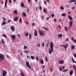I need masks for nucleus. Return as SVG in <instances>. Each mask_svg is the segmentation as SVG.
<instances>
[{"label":"nucleus","mask_w":76,"mask_h":76,"mask_svg":"<svg viewBox=\"0 0 76 76\" xmlns=\"http://www.w3.org/2000/svg\"><path fill=\"white\" fill-rule=\"evenodd\" d=\"M54 44L53 42H51L50 43V48H49V54H51L52 52L53 51V48L54 47Z\"/></svg>","instance_id":"nucleus-1"},{"label":"nucleus","mask_w":76,"mask_h":76,"mask_svg":"<svg viewBox=\"0 0 76 76\" xmlns=\"http://www.w3.org/2000/svg\"><path fill=\"white\" fill-rule=\"evenodd\" d=\"M5 57H4V55L1 53H0V59L1 60H3L4 59Z\"/></svg>","instance_id":"nucleus-2"},{"label":"nucleus","mask_w":76,"mask_h":76,"mask_svg":"<svg viewBox=\"0 0 76 76\" xmlns=\"http://www.w3.org/2000/svg\"><path fill=\"white\" fill-rule=\"evenodd\" d=\"M39 31L40 34V35H41V36H43V35H44V33L43 31Z\"/></svg>","instance_id":"nucleus-3"},{"label":"nucleus","mask_w":76,"mask_h":76,"mask_svg":"<svg viewBox=\"0 0 76 76\" xmlns=\"http://www.w3.org/2000/svg\"><path fill=\"white\" fill-rule=\"evenodd\" d=\"M72 25H73V20L72 21H69V29H70V28L72 27Z\"/></svg>","instance_id":"nucleus-4"},{"label":"nucleus","mask_w":76,"mask_h":76,"mask_svg":"<svg viewBox=\"0 0 76 76\" xmlns=\"http://www.w3.org/2000/svg\"><path fill=\"white\" fill-rule=\"evenodd\" d=\"M65 45H63V46L64 47L65 49V50H66L67 49V47H68L69 46V45L67 44L66 43V44Z\"/></svg>","instance_id":"nucleus-5"},{"label":"nucleus","mask_w":76,"mask_h":76,"mask_svg":"<svg viewBox=\"0 0 76 76\" xmlns=\"http://www.w3.org/2000/svg\"><path fill=\"white\" fill-rule=\"evenodd\" d=\"M26 65L27 66V67H28V68H31V66L29 65V63L28 61H27L26 63Z\"/></svg>","instance_id":"nucleus-6"},{"label":"nucleus","mask_w":76,"mask_h":76,"mask_svg":"<svg viewBox=\"0 0 76 76\" xmlns=\"http://www.w3.org/2000/svg\"><path fill=\"white\" fill-rule=\"evenodd\" d=\"M69 74L70 76H72L73 75V70H72L71 71L69 72Z\"/></svg>","instance_id":"nucleus-7"},{"label":"nucleus","mask_w":76,"mask_h":76,"mask_svg":"<svg viewBox=\"0 0 76 76\" xmlns=\"http://www.w3.org/2000/svg\"><path fill=\"white\" fill-rule=\"evenodd\" d=\"M2 71L3 72V73L2 74L3 76H6V75L7 72L6 71H3V70Z\"/></svg>","instance_id":"nucleus-8"},{"label":"nucleus","mask_w":76,"mask_h":76,"mask_svg":"<svg viewBox=\"0 0 76 76\" xmlns=\"http://www.w3.org/2000/svg\"><path fill=\"white\" fill-rule=\"evenodd\" d=\"M34 36H37V35L38 34V33L37 32V30L35 29L34 30Z\"/></svg>","instance_id":"nucleus-9"},{"label":"nucleus","mask_w":76,"mask_h":76,"mask_svg":"<svg viewBox=\"0 0 76 76\" xmlns=\"http://www.w3.org/2000/svg\"><path fill=\"white\" fill-rule=\"evenodd\" d=\"M12 40H15V38L16 37H15V35H12Z\"/></svg>","instance_id":"nucleus-10"},{"label":"nucleus","mask_w":76,"mask_h":76,"mask_svg":"<svg viewBox=\"0 0 76 76\" xmlns=\"http://www.w3.org/2000/svg\"><path fill=\"white\" fill-rule=\"evenodd\" d=\"M59 63L61 64H63V63H64V61H63V60H62L59 61Z\"/></svg>","instance_id":"nucleus-11"},{"label":"nucleus","mask_w":76,"mask_h":76,"mask_svg":"<svg viewBox=\"0 0 76 76\" xmlns=\"http://www.w3.org/2000/svg\"><path fill=\"white\" fill-rule=\"evenodd\" d=\"M74 42H75V43H76V39H74V37H72V38L71 39Z\"/></svg>","instance_id":"nucleus-12"},{"label":"nucleus","mask_w":76,"mask_h":76,"mask_svg":"<svg viewBox=\"0 0 76 76\" xmlns=\"http://www.w3.org/2000/svg\"><path fill=\"white\" fill-rule=\"evenodd\" d=\"M14 27L15 26H12L11 27V30H12V31H14Z\"/></svg>","instance_id":"nucleus-13"},{"label":"nucleus","mask_w":76,"mask_h":76,"mask_svg":"<svg viewBox=\"0 0 76 76\" xmlns=\"http://www.w3.org/2000/svg\"><path fill=\"white\" fill-rule=\"evenodd\" d=\"M21 7H27L24 6V4L23 3V2H21Z\"/></svg>","instance_id":"nucleus-14"},{"label":"nucleus","mask_w":76,"mask_h":76,"mask_svg":"<svg viewBox=\"0 0 76 76\" xmlns=\"http://www.w3.org/2000/svg\"><path fill=\"white\" fill-rule=\"evenodd\" d=\"M7 0H6L4 5L5 8H6V6H7Z\"/></svg>","instance_id":"nucleus-15"},{"label":"nucleus","mask_w":76,"mask_h":76,"mask_svg":"<svg viewBox=\"0 0 76 76\" xmlns=\"http://www.w3.org/2000/svg\"><path fill=\"white\" fill-rule=\"evenodd\" d=\"M18 19V17H16L14 18V21H17Z\"/></svg>","instance_id":"nucleus-16"},{"label":"nucleus","mask_w":76,"mask_h":76,"mask_svg":"<svg viewBox=\"0 0 76 76\" xmlns=\"http://www.w3.org/2000/svg\"><path fill=\"white\" fill-rule=\"evenodd\" d=\"M68 18L71 21V20H72V18L69 15H68Z\"/></svg>","instance_id":"nucleus-17"},{"label":"nucleus","mask_w":76,"mask_h":76,"mask_svg":"<svg viewBox=\"0 0 76 76\" xmlns=\"http://www.w3.org/2000/svg\"><path fill=\"white\" fill-rule=\"evenodd\" d=\"M13 12L14 14H18V11H17L16 10H14V11Z\"/></svg>","instance_id":"nucleus-18"},{"label":"nucleus","mask_w":76,"mask_h":76,"mask_svg":"<svg viewBox=\"0 0 76 76\" xmlns=\"http://www.w3.org/2000/svg\"><path fill=\"white\" fill-rule=\"evenodd\" d=\"M43 12L44 13H46V12H47V10H46V9L45 8L43 9Z\"/></svg>","instance_id":"nucleus-19"},{"label":"nucleus","mask_w":76,"mask_h":76,"mask_svg":"<svg viewBox=\"0 0 76 76\" xmlns=\"http://www.w3.org/2000/svg\"><path fill=\"white\" fill-rule=\"evenodd\" d=\"M72 48L73 50H75V46L74 45H72Z\"/></svg>","instance_id":"nucleus-20"},{"label":"nucleus","mask_w":76,"mask_h":76,"mask_svg":"<svg viewBox=\"0 0 76 76\" xmlns=\"http://www.w3.org/2000/svg\"><path fill=\"white\" fill-rule=\"evenodd\" d=\"M6 23V21H4L2 23L1 25L3 26V25H5Z\"/></svg>","instance_id":"nucleus-21"},{"label":"nucleus","mask_w":76,"mask_h":76,"mask_svg":"<svg viewBox=\"0 0 76 76\" xmlns=\"http://www.w3.org/2000/svg\"><path fill=\"white\" fill-rule=\"evenodd\" d=\"M40 61L41 64H44V61H43V60H42L41 59Z\"/></svg>","instance_id":"nucleus-22"},{"label":"nucleus","mask_w":76,"mask_h":76,"mask_svg":"<svg viewBox=\"0 0 76 76\" xmlns=\"http://www.w3.org/2000/svg\"><path fill=\"white\" fill-rule=\"evenodd\" d=\"M61 16H64V17H65V16H66V14L64 13L62 14L61 15Z\"/></svg>","instance_id":"nucleus-23"},{"label":"nucleus","mask_w":76,"mask_h":76,"mask_svg":"<svg viewBox=\"0 0 76 76\" xmlns=\"http://www.w3.org/2000/svg\"><path fill=\"white\" fill-rule=\"evenodd\" d=\"M76 2V1L75 0H73L70 1H69V2L70 3H72V2Z\"/></svg>","instance_id":"nucleus-24"},{"label":"nucleus","mask_w":76,"mask_h":76,"mask_svg":"<svg viewBox=\"0 0 76 76\" xmlns=\"http://www.w3.org/2000/svg\"><path fill=\"white\" fill-rule=\"evenodd\" d=\"M72 60L73 63H76V61H74V59H73V57H72Z\"/></svg>","instance_id":"nucleus-25"},{"label":"nucleus","mask_w":76,"mask_h":76,"mask_svg":"<svg viewBox=\"0 0 76 76\" xmlns=\"http://www.w3.org/2000/svg\"><path fill=\"white\" fill-rule=\"evenodd\" d=\"M68 71V69H66L63 70V72H66L67 71Z\"/></svg>","instance_id":"nucleus-26"},{"label":"nucleus","mask_w":76,"mask_h":76,"mask_svg":"<svg viewBox=\"0 0 76 76\" xmlns=\"http://www.w3.org/2000/svg\"><path fill=\"white\" fill-rule=\"evenodd\" d=\"M29 37H30L29 39H31L32 38L31 34H29Z\"/></svg>","instance_id":"nucleus-27"},{"label":"nucleus","mask_w":76,"mask_h":76,"mask_svg":"<svg viewBox=\"0 0 76 76\" xmlns=\"http://www.w3.org/2000/svg\"><path fill=\"white\" fill-rule=\"evenodd\" d=\"M36 59L37 61H38V60H39V58H38V56L36 57Z\"/></svg>","instance_id":"nucleus-28"},{"label":"nucleus","mask_w":76,"mask_h":76,"mask_svg":"<svg viewBox=\"0 0 76 76\" xmlns=\"http://www.w3.org/2000/svg\"><path fill=\"white\" fill-rule=\"evenodd\" d=\"M29 35V33H27L25 35V37H26L27 36H28Z\"/></svg>","instance_id":"nucleus-29"},{"label":"nucleus","mask_w":76,"mask_h":76,"mask_svg":"<svg viewBox=\"0 0 76 76\" xmlns=\"http://www.w3.org/2000/svg\"><path fill=\"white\" fill-rule=\"evenodd\" d=\"M42 28H43V29H45L47 31H48V28H45L44 27H42Z\"/></svg>","instance_id":"nucleus-30"},{"label":"nucleus","mask_w":76,"mask_h":76,"mask_svg":"<svg viewBox=\"0 0 76 76\" xmlns=\"http://www.w3.org/2000/svg\"><path fill=\"white\" fill-rule=\"evenodd\" d=\"M31 59H32V60H34V57L32 56H31Z\"/></svg>","instance_id":"nucleus-31"},{"label":"nucleus","mask_w":76,"mask_h":76,"mask_svg":"<svg viewBox=\"0 0 76 76\" xmlns=\"http://www.w3.org/2000/svg\"><path fill=\"white\" fill-rule=\"evenodd\" d=\"M45 58L46 61L47 62H48V59L47 58V56H46L45 57Z\"/></svg>","instance_id":"nucleus-32"},{"label":"nucleus","mask_w":76,"mask_h":76,"mask_svg":"<svg viewBox=\"0 0 76 76\" xmlns=\"http://www.w3.org/2000/svg\"><path fill=\"white\" fill-rule=\"evenodd\" d=\"M1 42L2 43H3V44H4V43H5L4 42V39H2Z\"/></svg>","instance_id":"nucleus-33"},{"label":"nucleus","mask_w":76,"mask_h":76,"mask_svg":"<svg viewBox=\"0 0 76 76\" xmlns=\"http://www.w3.org/2000/svg\"><path fill=\"white\" fill-rule=\"evenodd\" d=\"M63 36L61 34H59L58 35L59 37H61Z\"/></svg>","instance_id":"nucleus-34"},{"label":"nucleus","mask_w":76,"mask_h":76,"mask_svg":"<svg viewBox=\"0 0 76 76\" xmlns=\"http://www.w3.org/2000/svg\"><path fill=\"white\" fill-rule=\"evenodd\" d=\"M23 15L24 16H26V14L25 12H23Z\"/></svg>","instance_id":"nucleus-35"},{"label":"nucleus","mask_w":76,"mask_h":76,"mask_svg":"<svg viewBox=\"0 0 76 76\" xmlns=\"http://www.w3.org/2000/svg\"><path fill=\"white\" fill-rule=\"evenodd\" d=\"M20 75H21V76H25V75H24V74H23V73L21 72L20 73Z\"/></svg>","instance_id":"nucleus-36"},{"label":"nucleus","mask_w":76,"mask_h":76,"mask_svg":"<svg viewBox=\"0 0 76 76\" xmlns=\"http://www.w3.org/2000/svg\"><path fill=\"white\" fill-rule=\"evenodd\" d=\"M3 37H4L5 38H7V37L6 36V35L4 34H2Z\"/></svg>","instance_id":"nucleus-37"},{"label":"nucleus","mask_w":76,"mask_h":76,"mask_svg":"<svg viewBox=\"0 0 76 76\" xmlns=\"http://www.w3.org/2000/svg\"><path fill=\"white\" fill-rule=\"evenodd\" d=\"M58 28H59V29H61V26H60V25H58Z\"/></svg>","instance_id":"nucleus-38"},{"label":"nucleus","mask_w":76,"mask_h":76,"mask_svg":"<svg viewBox=\"0 0 76 76\" xmlns=\"http://www.w3.org/2000/svg\"><path fill=\"white\" fill-rule=\"evenodd\" d=\"M29 50H28L27 51L25 50V51H24V53H29Z\"/></svg>","instance_id":"nucleus-39"},{"label":"nucleus","mask_w":76,"mask_h":76,"mask_svg":"<svg viewBox=\"0 0 76 76\" xmlns=\"http://www.w3.org/2000/svg\"><path fill=\"white\" fill-rule=\"evenodd\" d=\"M75 9V7H71V9H72V10H74Z\"/></svg>","instance_id":"nucleus-40"},{"label":"nucleus","mask_w":76,"mask_h":76,"mask_svg":"<svg viewBox=\"0 0 76 76\" xmlns=\"http://www.w3.org/2000/svg\"><path fill=\"white\" fill-rule=\"evenodd\" d=\"M65 30H66V31H68V28H67V27H65Z\"/></svg>","instance_id":"nucleus-41"},{"label":"nucleus","mask_w":76,"mask_h":76,"mask_svg":"<svg viewBox=\"0 0 76 76\" xmlns=\"http://www.w3.org/2000/svg\"><path fill=\"white\" fill-rule=\"evenodd\" d=\"M42 46L43 47H44V46H45V43L44 42H42Z\"/></svg>","instance_id":"nucleus-42"},{"label":"nucleus","mask_w":76,"mask_h":76,"mask_svg":"<svg viewBox=\"0 0 76 76\" xmlns=\"http://www.w3.org/2000/svg\"><path fill=\"white\" fill-rule=\"evenodd\" d=\"M53 70V69L52 68H51L50 69V72H52Z\"/></svg>","instance_id":"nucleus-43"},{"label":"nucleus","mask_w":76,"mask_h":76,"mask_svg":"<svg viewBox=\"0 0 76 76\" xmlns=\"http://www.w3.org/2000/svg\"><path fill=\"white\" fill-rule=\"evenodd\" d=\"M61 10H64V7H61Z\"/></svg>","instance_id":"nucleus-44"},{"label":"nucleus","mask_w":76,"mask_h":76,"mask_svg":"<svg viewBox=\"0 0 76 76\" xmlns=\"http://www.w3.org/2000/svg\"><path fill=\"white\" fill-rule=\"evenodd\" d=\"M73 67L74 69H75V70L76 71V68L75 67V65H73Z\"/></svg>","instance_id":"nucleus-45"},{"label":"nucleus","mask_w":76,"mask_h":76,"mask_svg":"<svg viewBox=\"0 0 76 76\" xmlns=\"http://www.w3.org/2000/svg\"><path fill=\"white\" fill-rule=\"evenodd\" d=\"M21 21H22V18H20L19 20V22L21 23Z\"/></svg>","instance_id":"nucleus-46"},{"label":"nucleus","mask_w":76,"mask_h":76,"mask_svg":"<svg viewBox=\"0 0 76 76\" xmlns=\"http://www.w3.org/2000/svg\"><path fill=\"white\" fill-rule=\"evenodd\" d=\"M51 16H52V18H54V14H53L52 15H51Z\"/></svg>","instance_id":"nucleus-47"},{"label":"nucleus","mask_w":76,"mask_h":76,"mask_svg":"<svg viewBox=\"0 0 76 76\" xmlns=\"http://www.w3.org/2000/svg\"><path fill=\"white\" fill-rule=\"evenodd\" d=\"M50 16H49V17H48L46 19V20H48L49 19H50Z\"/></svg>","instance_id":"nucleus-48"},{"label":"nucleus","mask_w":76,"mask_h":76,"mask_svg":"<svg viewBox=\"0 0 76 76\" xmlns=\"http://www.w3.org/2000/svg\"><path fill=\"white\" fill-rule=\"evenodd\" d=\"M25 22L26 24H28L29 23V21H26Z\"/></svg>","instance_id":"nucleus-49"},{"label":"nucleus","mask_w":76,"mask_h":76,"mask_svg":"<svg viewBox=\"0 0 76 76\" xmlns=\"http://www.w3.org/2000/svg\"><path fill=\"white\" fill-rule=\"evenodd\" d=\"M44 3L46 5H47V2H46V1H44Z\"/></svg>","instance_id":"nucleus-50"},{"label":"nucleus","mask_w":76,"mask_h":76,"mask_svg":"<svg viewBox=\"0 0 76 76\" xmlns=\"http://www.w3.org/2000/svg\"><path fill=\"white\" fill-rule=\"evenodd\" d=\"M39 8L41 10H42V7L41 6H39Z\"/></svg>","instance_id":"nucleus-51"},{"label":"nucleus","mask_w":76,"mask_h":76,"mask_svg":"<svg viewBox=\"0 0 76 76\" xmlns=\"http://www.w3.org/2000/svg\"><path fill=\"white\" fill-rule=\"evenodd\" d=\"M2 19H4V21H5V20H6V19L5 18H4V17H3L2 18Z\"/></svg>","instance_id":"nucleus-52"},{"label":"nucleus","mask_w":76,"mask_h":76,"mask_svg":"<svg viewBox=\"0 0 76 76\" xmlns=\"http://www.w3.org/2000/svg\"><path fill=\"white\" fill-rule=\"evenodd\" d=\"M31 1V0H28V3H30Z\"/></svg>","instance_id":"nucleus-53"},{"label":"nucleus","mask_w":76,"mask_h":76,"mask_svg":"<svg viewBox=\"0 0 76 76\" xmlns=\"http://www.w3.org/2000/svg\"><path fill=\"white\" fill-rule=\"evenodd\" d=\"M59 70L61 71H62V68H59Z\"/></svg>","instance_id":"nucleus-54"},{"label":"nucleus","mask_w":76,"mask_h":76,"mask_svg":"<svg viewBox=\"0 0 76 76\" xmlns=\"http://www.w3.org/2000/svg\"><path fill=\"white\" fill-rule=\"evenodd\" d=\"M12 21V20H8V22H11Z\"/></svg>","instance_id":"nucleus-55"},{"label":"nucleus","mask_w":76,"mask_h":76,"mask_svg":"<svg viewBox=\"0 0 76 76\" xmlns=\"http://www.w3.org/2000/svg\"><path fill=\"white\" fill-rule=\"evenodd\" d=\"M24 47L25 48H27V46H24Z\"/></svg>","instance_id":"nucleus-56"},{"label":"nucleus","mask_w":76,"mask_h":76,"mask_svg":"<svg viewBox=\"0 0 76 76\" xmlns=\"http://www.w3.org/2000/svg\"><path fill=\"white\" fill-rule=\"evenodd\" d=\"M35 23H32V26H35Z\"/></svg>","instance_id":"nucleus-57"},{"label":"nucleus","mask_w":76,"mask_h":76,"mask_svg":"<svg viewBox=\"0 0 76 76\" xmlns=\"http://www.w3.org/2000/svg\"><path fill=\"white\" fill-rule=\"evenodd\" d=\"M74 56L76 58V54H74Z\"/></svg>","instance_id":"nucleus-58"},{"label":"nucleus","mask_w":76,"mask_h":76,"mask_svg":"<svg viewBox=\"0 0 76 76\" xmlns=\"http://www.w3.org/2000/svg\"><path fill=\"white\" fill-rule=\"evenodd\" d=\"M42 20H43V19H44V16H42Z\"/></svg>","instance_id":"nucleus-59"},{"label":"nucleus","mask_w":76,"mask_h":76,"mask_svg":"<svg viewBox=\"0 0 76 76\" xmlns=\"http://www.w3.org/2000/svg\"><path fill=\"white\" fill-rule=\"evenodd\" d=\"M62 69H65V66H63V67H62Z\"/></svg>","instance_id":"nucleus-60"},{"label":"nucleus","mask_w":76,"mask_h":76,"mask_svg":"<svg viewBox=\"0 0 76 76\" xmlns=\"http://www.w3.org/2000/svg\"><path fill=\"white\" fill-rule=\"evenodd\" d=\"M7 10L8 12H10V10H9V9H7Z\"/></svg>","instance_id":"nucleus-61"},{"label":"nucleus","mask_w":76,"mask_h":76,"mask_svg":"<svg viewBox=\"0 0 76 76\" xmlns=\"http://www.w3.org/2000/svg\"><path fill=\"white\" fill-rule=\"evenodd\" d=\"M10 3H12V2L11 0H10Z\"/></svg>","instance_id":"nucleus-62"},{"label":"nucleus","mask_w":76,"mask_h":76,"mask_svg":"<svg viewBox=\"0 0 76 76\" xmlns=\"http://www.w3.org/2000/svg\"><path fill=\"white\" fill-rule=\"evenodd\" d=\"M56 20H57V19H55L54 20V21L56 22Z\"/></svg>","instance_id":"nucleus-63"},{"label":"nucleus","mask_w":76,"mask_h":76,"mask_svg":"<svg viewBox=\"0 0 76 76\" xmlns=\"http://www.w3.org/2000/svg\"><path fill=\"white\" fill-rule=\"evenodd\" d=\"M45 67V65H44V66H42V68H44Z\"/></svg>","instance_id":"nucleus-64"}]
</instances>
